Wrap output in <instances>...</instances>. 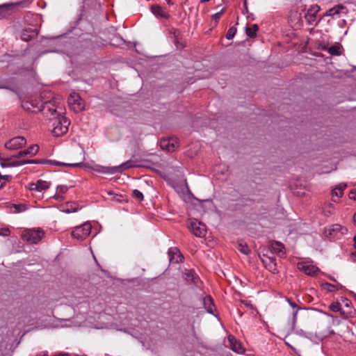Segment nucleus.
Instances as JSON below:
<instances>
[{
  "label": "nucleus",
  "instance_id": "35",
  "mask_svg": "<svg viewBox=\"0 0 356 356\" xmlns=\"http://www.w3.org/2000/svg\"><path fill=\"white\" fill-rule=\"evenodd\" d=\"M67 191L68 187L65 185H60L57 186V193L64 195L67 193Z\"/></svg>",
  "mask_w": 356,
  "mask_h": 356
},
{
  "label": "nucleus",
  "instance_id": "43",
  "mask_svg": "<svg viewBox=\"0 0 356 356\" xmlns=\"http://www.w3.org/2000/svg\"><path fill=\"white\" fill-rule=\"evenodd\" d=\"M1 166L3 167V168H6V167H11L10 166V163L8 162V161H3V159L2 161H1Z\"/></svg>",
  "mask_w": 356,
  "mask_h": 356
},
{
  "label": "nucleus",
  "instance_id": "37",
  "mask_svg": "<svg viewBox=\"0 0 356 356\" xmlns=\"http://www.w3.org/2000/svg\"><path fill=\"white\" fill-rule=\"evenodd\" d=\"M224 13V9H222L220 12H218L212 15L213 19H214L216 22H218L222 14Z\"/></svg>",
  "mask_w": 356,
  "mask_h": 356
},
{
  "label": "nucleus",
  "instance_id": "31",
  "mask_svg": "<svg viewBox=\"0 0 356 356\" xmlns=\"http://www.w3.org/2000/svg\"><path fill=\"white\" fill-rule=\"evenodd\" d=\"M238 250L244 254H248L250 252L248 246L246 244L242 243L238 245Z\"/></svg>",
  "mask_w": 356,
  "mask_h": 356
},
{
  "label": "nucleus",
  "instance_id": "53",
  "mask_svg": "<svg viewBox=\"0 0 356 356\" xmlns=\"http://www.w3.org/2000/svg\"><path fill=\"white\" fill-rule=\"evenodd\" d=\"M354 241H355V243H356V235L354 236Z\"/></svg>",
  "mask_w": 356,
  "mask_h": 356
},
{
  "label": "nucleus",
  "instance_id": "10",
  "mask_svg": "<svg viewBox=\"0 0 356 356\" xmlns=\"http://www.w3.org/2000/svg\"><path fill=\"white\" fill-rule=\"evenodd\" d=\"M261 259L262 263L264 264L265 268L268 270L270 272L273 273H277V263L275 258L274 257L268 256L266 254H263L261 257Z\"/></svg>",
  "mask_w": 356,
  "mask_h": 356
},
{
  "label": "nucleus",
  "instance_id": "28",
  "mask_svg": "<svg viewBox=\"0 0 356 356\" xmlns=\"http://www.w3.org/2000/svg\"><path fill=\"white\" fill-rule=\"evenodd\" d=\"M330 231H332L333 232H340L342 234H344L346 233L347 229L343 227H341L339 225H332V228L330 229Z\"/></svg>",
  "mask_w": 356,
  "mask_h": 356
},
{
  "label": "nucleus",
  "instance_id": "48",
  "mask_svg": "<svg viewBox=\"0 0 356 356\" xmlns=\"http://www.w3.org/2000/svg\"><path fill=\"white\" fill-rule=\"evenodd\" d=\"M353 222L354 224L356 225V213L353 216Z\"/></svg>",
  "mask_w": 356,
  "mask_h": 356
},
{
  "label": "nucleus",
  "instance_id": "44",
  "mask_svg": "<svg viewBox=\"0 0 356 356\" xmlns=\"http://www.w3.org/2000/svg\"><path fill=\"white\" fill-rule=\"evenodd\" d=\"M31 39L29 35H26L25 33H23L22 35V40L24 41H29Z\"/></svg>",
  "mask_w": 356,
  "mask_h": 356
},
{
  "label": "nucleus",
  "instance_id": "47",
  "mask_svg": "<svg viewBox=\"0 0 356 356\" xmlns=\"http://www.w3.org/2000/svg\"><path fill=\"white\" fill-rule=\"evenodd\" d=\"M243 304H244L245 306L249 307L250 306V304L246 301H241Z\"/></svg>",
  "mask_w": 356,
  "mask_h": 356
},
{
  "label": "nucleus",
  "instance_id": "7",
  "mask_svg": "<svg viewBox=\"0 0 356 356\" xmlns=\"http://www.w3.org/2000/svg\"><path fill=\"white\" fill-rule=\"evenodd\" d=\"M68 104L70 107L75 112L79 113L84 109V101L77 93H72L68 97Z\"/></svg>",
  "mask_w": 356,
  "mask_h": 356
},
{
  "label": "nucleus",
  "instance_id": "51",
  "mask_svg": "<svg viewBox=\"0 0 356 356\" xmlns=\"http://www.w3.org/2000/svg\"><path fill=\"white\" fill-rule=\"evenodd\" d=\"M26 1L27 2H29V3H31V2H32L33 0H26Z\"/></svg>",
  "mask_w": 356,
  "mask_h": 356
},
{
  "label": "nucleus",
  "instance_id": "4",
  "mask_svg": "<svg viewBox=\"0 0 356 356\" xmlns=\"http://www.w3.org/2000/svg\"><path fill=\"white\" fill-rule=\"evenodd\" d=\"M91 229V224L90 222H85L75 227L72 232V236L77 240L83 241L90 235Z\"/></svg>",
  "mask_w": 356,
  "mask_h": 356
},
{
  "label": "nucleus",
  "instance_id": "14",
  "mask_svg": "<svg viewBox=\"0 0 356 356\" xmlns=\"http://www.w3.org/2000/svg\"><path fill=\"white\" fill-rule=\"evenodd\" d=\"M320 10L318 5H312L307 10L305 15V18L309 24H312L316 21V15Z\"/></svg>",
  "mask_w": 356,
  "mask_h": 356
},
{
  "label": "nucleus",
  "instance_id": "38",
  "mask_svg": "<svg viewBox=\"0 0 356 356\" xmlns=\"http://www.w3.org/2000/svg\"><path fill=\"white\" fill-rule=\"evenodd\" d=\"M77 211V207L75 206H73L72 204L67 205V208L65 209V211L67 213H72L76 212Z\"/></svg>",
  "mask_w": 356,
  "mask_h": 356
},
{
  "label": "nucleus",
  "instance_id": "21",
  "mask_svg": "<svg viewBox=\"0 0 356 356\" xmlns=\"http://www.w3.org/2000/svg\"><path fill=\"white\" fill-rule=\"evenodd\" d=\"M272 251L277 253L280 257H282L284 254V245L277 241H275L271 245Z\"/></svg>",
  "mask_w": 356,
  "mask_h": 356
},
{
  "label": "nucleus",
  "instance_id": "18",
  "mask_svg": "<svg viewBox=\"0 0 356 356\" xmlns=\"http://www.w3.org/2000/svg\"><path fill=\"white\" fill-rule=\"evenodd\" d=\"M203 305L208 313L214 315V311H216V306L213 303L212 298L210 296H206L203 298Z\"/></svg>",
  "mask_w": 356,
  "mask_h": 356
},
{
  "label": "nucleus",
  "instance_id": "27",
  "mask_svg": "<svg viewBox=\"0 0 356 356\" xmlns=\"http://www.w3.org/2000/svg\"><path fill=\"white\" fill-rule=\"evenodd\" d=\"M341 45L339 44L331 46L328 49V53L332 56H339L340 52Z\"/></svg>",
  "mask_w": 356,
  "mask_h": 356
},
{
  "label": "nucleus",
  "instance_id": "3",
  "mask_svg": "<svg viewBox=\"0 0 356 356\" xmlns=\"http://www.w3.org/2000/svg\"><path fill=\"white\" fill-rule=\"evenodd\" d=\"M44 236V232L40 228L26 229H25L21 237L23 241L29 243L36 244L42 240Z\"/></svg>",
  "mask_w": 356,
  "mask_h": 356
},
{
  "label": "nucleus",
  "instance_id": "19",
  "mask_svg": "<svg viewBox=\"0 0 356 356\" xmlns=\"http://www.w3.org/2000/svg\"><path fill=\"white\" fill-rule=\"evenodd\" d=\"M347 185L345 183H340L338 184L332 191V198H334L335 197L337 198H339L342 197L343 194V191L346 188ZM333 201H336L334 199H333Z\"/></svg>",
  "mask_w": 356,
  "mask_h": 356
},
{
  "label": "nucleus",
  "instance_id": "15",
  "mask_svg": "<svg viewBox=\"0 0 356 356\" xmlns=\"http://www.w3.org/2000/svg\"><path fill=\"white\" fill-rule=\"evenodd\" d=\"M39 150V147L38 145H33L29 147L26 149L19 151L17 154L13 156V157L19 158L21 156H24L26 155H35Z\"/></svg>",
  "mask_w": 356,
  "mask_h": 356
},
{
  "label": "nucleus",
  "instance_id": "17",
  "mask_svg": "<svg viewBox=\"0 0 356 356\" xmlns=\"http://www.w3.org/2000/svg\"><path fill=\"white\" fill-rule=\"evenodd\" d=\"M151 11L156 17H160L165 19H167L169 17V15L167 13L165 8L159 5H152L151 6Z\"/></svg>",
  "mask_w": 356,
  "mask_h": 356
},
{
  "label": "nucleus",
  "instance_id": "23",
  "mask_svg": "<svg viewBox=\"0 0 356 356\" xmlns=\"http://www.w3.org/2000/svg\"><path fill=\"white\" fill-rule=\"evenodd\" d=\"M345 7L341 4L339 5H337L330 9H329L326 13H325V15L326 16H334L335 15H338L340 13V10H342V9H344Z\"/></svg>",
  "mask_w": 356,
  "mask_h": 356
},
{
  "label": "nucleus",
  "instance_id": "2",
  "mask_svg": "<svg viewBox=\"0 0 356 356\" xmlns=\"http://www.w3.org/2000/svg\"><path fill=\"white\" fill-rule=\"evenodd\" d=\"M52 121V133L55 136H60L67 132L70 122L67 118L63 115H59L58 118Z\"/></svg>",
  "mask_w": 356,
  "mask_h": 356
},
{
  "label": "nucleus",
  "instance_id": "42",
  "mask_svg": "<svg viewBox=\"0 0 356 356\" xmlns=\"http://www.w3.org/2000/svg\"><path fill=\"white\" fill-rule=\"evenodd\" d=\"M10 166L11 167H17V166H21V161H12V162H10Z\"/></svg>",
  "mask_w": 356,
  "mask_h": 356
},
{
  "label": "nucleus",
  "instance_id": "50",
  "mask_svg": "<svg viewBox=\"0 0 356 356\" xmlns=\"http://www.w3.org/2000/svg\"><path fill=\"white\" fill-rule=\"evenodd\" d=\"M238 312L239 314V316H242V313L240 312L239 309H238Z\"/></svg>",
  "mask_w": 356,
  "mask_h": 356
},
{
  "label": "nucleus",
  "instance_id": "34",
  "mask_svg": "<svg viewBox=\"0 0 356 356\" xmlns=\"http://www.w3.org/2000/svg\"><path fill=\"white\" fill-rule=\"evenodd\" d=\"M21 161V165H25V164H38L40 163V161L35 160V159H23Z\"/></svg>",
  "mask_w": 356,
  "mask_h": 356
},
{
  "label": "nucleus",
  "instance_id": "45",
  "mask_svg": "<svg viewBox=\"0 0 356 356\" xmlns=\"http://www.w3.org/2000/svg\"><path fill=\"white\" fill-rule=\"evenodd\" d=\"M350 198L356 199V191H352L350 193Z\"/></svg>",
  "mask_w": 356,
  "mask_h": 356
},
{
  "label": "nucleus",
  "instance_id": "1",
  "mask_svg": "<svg viewBox=\"0 0 356 356\" xmlns=\"http://www.w3.org/2000/svg\"><path fill=\"white\" fill-rule=\"evenodd\" d=\"M138 165L136 163L135 161L129 160L126 162H124L121 165H119L118 166H113V167H105L102 165H97L95 166L92 170L93 171L102 174H109L113 175L116 172H120L122 173L123 171L131 168H136Z\"/></svg>",
  "mask_w": 356,
  "mask_h": 356
},
{
  "label": "nucleus",
  "instance_id": "13",
  "mask_svg": "<svg viewBox=\"0 0 356 356\" xmlns=\"http://www.w3.org/2000/svg\"><path fill=\"white\" fill-rule=\"evenodd\" d=\"M170 263L177 264L183 261L184 257L177 248H170L168 251Z\"/></svg>",
  "mask_w": 356,
  "mask_h": 356
},
{
  "label": "nucleus",
  "instance_id": "33",
  "mask_svg": "<svg viewBox=\"0 0 356 356\" xmlns=\"http://www.w3.org/2000/svg\"><path fill=\"white\" fill-rule=\"evenodd\" d=\"M132 195L135 198L138 199L139 201H142L144 199L143 194L139 190H134L132 192Z\"/></svg>",
  "mask_w": 356,
  "mask_h": 356
},
{
  "label": "nucleus",
  "instance_id": "26",
  "mask_svg": "<svg viewBox=\"0 0 356 356\" xmlns=\"http://www.w3.org/2000/svg\"><path fill=\"white\" fill-rule=\"evenodd\" d=\"M258 25L257 24H253L251 27H246L245 28V32L246 34L250 38H254L257 35V31H258Z\"/></svg>",
  "mask_w": 356,
  "mask_h": 356
},
{
  "label": "nucleus",
  "instance_id": "20",
  "mask_svg": "<svg viewBox=\"0 0 356 356\" xmlns=\"http://www.w3.org/2000/svg\"><path fill=\"white\" fill-rule=\"evenodd\" d=\"M288 303L292 308V325H294L297 321V314L298 312L301 308L298 307L296 302H293L291 299L287 298L286 299Z\"/></svg>",
  "mask_w": 356,
  "mask_h": 356
},
{
  "label": "nucleus",
  "instance_id": "22",
  "mask_svg": "<svg viewBox=\"0 0 356 356\" xmlns=\"http://www.w3.org/2000/svg\"><path fill=\"white\" fill-rule=\"evenodd\" d=\"M21 3H17L15 4H8V5H1L0 6V19L4 18L8 16L9 13V8L13 7L16 5H19Z\"/></svg>",
  "mask_w": 356,
  "mask_h": 356
},
{
  "label": "nucleus",
  "instance_id": "49",
  "mask_svg": "<svg viewBox=\"0 0 356 356\" xmlns=\"http://www.w3.org/2000/svg\"><path fill=\"white\" fill-rule=\"evenodd\" d=\"M94 259H95V262H96L97 265L99 267H100V266H99V263L97 262V260L96 259V258H95V257H94Z\"/></svg>",
  "mask_w": 356,
  "mask_h": 356
},
{
  "label": "nucleus",
  "instance_id": "24",
  "mask_svg": "<svg viewBox=\"0 0 356 356\" xmlns=\"http://www.w3.org/2000/svg\"><path fill=\"white\" fill-rule=\"evenodd\" d=\"M49 163L54 165H60V166H70V167H80L83 165L82 162L78 163H62L56 161H50Z\"/></svg>",
  "mask_w": 356,
  "mask_h": 356
},
{
  "label": "nucleus",
  "instance_id": "39",
  "mask_svg": "<svg viewBox=\"0 0 356 356\" xmlns=\"http://www.w3.org/2000/svg\"><path fill=\"white\" fill-rule=\"evenodd\" d=\"M10 234V230L8 228L0 229V236H7Z\"/></svg>",
  "mask_w": 356,
  "mask_h": 356
},
{
  "label": "nucleus",
  "instance_id": "30",
  "mask_svg": "<svg viewBox=\"0 0 356 356\" xmlns=\"http://www.w3.org/2000/svg\"><path fill=\"white\" fill-rule=\"evenodd\" d=\"M329 309L334 312H339L341 309V305L338 302H334L329 306Z\"/></svg>",
  "mask_w": 356,
  "mask_h": 356
},
{
  "label": "nucleus",
  "instance_id": "12",
  "mask_svg": "<svg viewBox=\"0 0 356 356\" xmlns=\"http://www.w3.org/2000/svg\"><path fill=\"white\" fill-rule=\"evenodd\" d=\"M160 146L162 149L168 152H174L178 147V143L175 138L162 139L160 141Z\"/></svg>",
  "mask_w": 356,
  "mask_h": 356
},
{
  "label": "nucleus",
  "instance_id": "6",
  "mask_svg": "<svg viewBox=\"0 0 356 356\" xmlns=\"http://www.w3.org/2000/svg\"><path fill=\"white\" fill-rule=\"evenodd\" d=\"M188 228L191 232L197 237H204L206 235L207 229L204 224L197 219H191Z\"/></svg>",
  "mask_w": 356,
  "mask_h": 356
},
{
  "label": "nucleus",
  "instance_id": "8",
  "mask_svg": "<svg viewBox=\"0 0 356 356\" xmlns=\"http://www.w3.org/2000/svg\"><path fill=\"white\" fill-rule=\"evenodd\" d=\"M297 267L306 275L311 276L315 275L319 270L318 268L314 265L312 261H309L298 262Z\"/></svg>",
  "mask_w": 356,
  "mask_h": 356
},
{
  "label": "nucleus",
  "instance_id": "32",
  "mask_svg": "<svg viewBox=\"0 0 356 356\" xmlns=\"http://www.w3.org/2000/svg\"><path fill=\"white\" fill-rule=\"evenodd\" d=\"M323 288L330 292H333L338 290V287L330 283L323 284Z\"/></svg>",
  "mask_w": 356,
  "mask_h": 356
},
{
  "label": "nucleus",
  "instance_id": "41",
  "mask_svg": "<svg viewBox=\"0 0 356 356\" xmlns=\"http://www.w3.org/2000/svg\"><path fill=\"white\" fill-rule=\"evenodd\" d=\"M54 197L58 201H62L65 199L64 195L57 193L54 195Z\"/></svg>",
  "mask_w": 356,
  "mask_h": 356
},
{
  "label": "nucleus",
  "instance_id": "52",
  "mask_svg": "<svg viewBox=\"0 0 356 356\" xmlns=\"http://www.w3.org/2000/svg\"><path fill=\"white\" fill-rule=\"evenodd\" d=\"M108 195H113V193H112V192H111V191H109V192H108Z\"/></svg>",
  "mask_w": 356,
  "mask_h": 356
},
{
  "label": "nucleus",
  "instance_id": "25",
  "mask_svg": "<svg viewBox=\"0 0 356 356\" xmlns=\"http://www.w3.org/2000/svg\"><path fill=\"white\" fill-rule=\"evenodd\" d=\"M183 276L186 281H191L194 283H195V280L197 279L195 275V273L191 270H186Z\"/></svg>",
  "mask_w": 356,
  "mask_h": 356
},
{
  "label": "nucleus",
  "instance_id": "16",
  "mask_svg": "<svg viewBox=\"0 0 356 356\" xmlns=\"http://www.w3.org/2000/svg\"><path fill=\"white\" fill-rule=\"evenodd\" d=\"M228 341L229 343L230 348L233 351L239 354L243 353L244 352V349L242 347L241 344L236 339L235 337H234L233 336H229Z\"/></svg>",
  "mask_w": 356,
  "mask_h": 356
},
{
  "label": "nucleus",
  "instance_id": "11",
  "mask_svg": "<svg viewBox=\"0 0 356 356\" xmlns=\"http://www.w3.org/2000/svg\"><path fill=\"white\" fill-rule=\"evenodd\" d=\"M49 187L50 183L42 179L38 180L36 183H29L28 184V188L32 192H41L47 190Z\"/></svg>",
  "mask_w": 356,
  "mask_h": 356
},
{
  "label": "nucleus",
  "instance_id": "29",
  "mask_svg": "<svg viewBox=\"0 0 356 356\" xmlns=\"http://www.w3.org/2000/svg\"><path fill=\"white\" fill-rule=\"evenodd\" d=\"M236 33V29L233 26L230 27L226 33V38L227 40H232L234 37Z\"/></svg>",
  "mask_w": 356,
  "mask_h": 356
},
{
  "label": "nucleus",
  "instance_id": "9",
  "mask_svg": "<svg viewBox=\"0 0 356 356\" xmlns=\"http://www.w3.org/2000/svg\"><path fill=\"white\" fill-rule=\"evenodd\" d=\"M26 144V140L23 136H17L10 139L5 144L8 149L15 150L22 148Z\"/></svg>",
  "mask_w": 356,
  "mask_h": 356
},
{
  "label": "nucleus",
  "instance_id": "40",
  "mask_svg": "<svg viewBox=\"0 0 356 356\" xmlns=\"http://www.w3.org/2000/svg\"><path fill=\"white\" fill-rule=\"evenodd\" d=\"M15 212H21L25 210V206L22 204H14Z\"/></svg>",
  "mask_w": 356,
  "mask_h": 356
},
{
  "label": "nucleus",
  "instance_id": "46",
  "mask_svg": "<svg viewBox=\"0 0 356 356\" xmlns=\"http://www.w3.org/2000/svg\"><path fill=\"white\" fill-rule=\"evenodd\" d=\"M37 356H48L47 351H44L38 354Z\"/></svg>",
  "mask_w": 356,
  "mask_h": 356
},
{
  "label": "nucleus",
  "instance_id": "5",
  "mask_svg": "<svg viewBox=\"0 0 356 356\" xmlns=\"http://www.w3.org/2000/svg\"><path fill=\"white\" fill-rule=\"evenodd\" d=\"M42 111L50 120H54L55 118H58L59 115H62L63 108L49 102H45Z\"/></svg>",
  "mask_w": 356,
  "mask_h": 356
},
{
  "label": "nucleus",
  "instance_id": "36",
  "mask_svg": "<svg viewBox=\"0 0 356 356\" xmlns=\"http://www.w3.org/2000/svg\"><path fill=\"white\" fill-rule=\"evenodd\" d=\"M9 175H0V189L3 186L6 182L8 180Z\"/></svg>",
  "mask_w": 356,
  "mask_h": 356
}]
</instances>
